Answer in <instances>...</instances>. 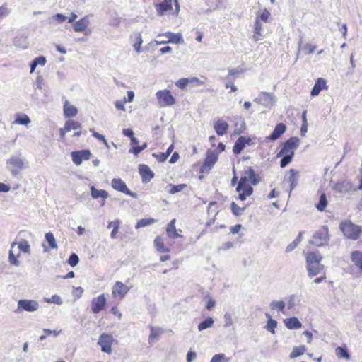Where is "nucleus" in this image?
I'll return each instance as SVG.
<instances>
[{"instance_id": "aec40b11", "label": "nucleus", "mask_w": 362, "mask_h": 362, "mask_svg": "<svg viewBox=\"0 0 362 362\" xmlns=\"http://www.w3.org/2000/svg\"><path fill=\"white\" fill-rule=\"evenodd\" d=\"M228 124L221 119L216 120L214 124V129L218 136L226 134L228 132Z\"/></svg>"}, {"instance_id": "c03bdc74", "label": "nucleus", "mask_w": 362, "mask_h": 362, "mask_svg": "<svg viewBox=\"0 0 362 362\" xmlns=\"http://www.w3.org/2000/svg\"><path fill=\"white\" fill-rule=\"evenodd\" d=\"M246 206L240 207L235 202H233L230 204V209L233 214L235 216H240L245 211Z\"/></svg>"}, {"instance_id": "2f4dec72", "label": "nucleus", "mask_w": 362, "mask_h": 362, "mask_svg": "<svg viewBox=\"0 0 362 362\" xmlns=\"http://www.w3.org/2000/svg\"><path fill=\"white\" fill-rule=\"evenodd\" d=\"M306 262L311 264L320 263L322 259V256L318 252H309L305 254Z\"/></svg>"}, {"instance_id": "423d86ee", "label": "nucleus", "mask_w": 362, "mask_h": 362, "mask_svg": "<svg viewBox=\"0 0 362 362\" xmlns=\"http://www.w3.org/2000/svg\"><path fill=\"white\" fill-rule=\"evenodd\" d=\"M218 154L214 151H208L206 157L205 158L202 166L200 167L199 172L201 173H208L211 170L218 160Z\"/></svg>"}, {"instance_id": "1a4fd4ad", "label": "nucleus", "mask_w": 362, "mask_h": 362, "mask_svg": "<svg viewBox=\"0 0 362 362\" xmlns=\"http://www.w3.org/2000/svg\"><path fill=\"white\" fill-rule=\"evenodd\" d=\"M107 304V300L105 294H100L98 296L93 298L90 302L91 311L94 314H98L103 310Z\"/></svg>"}, {"instance_id": "6e6552de", "label": "nucleus", "mask_w": 362, "mask_h": 362, "mask_svg": "<svg viewBox=\"0 0 362 362\" xmlns=\"http://www.w3.org/2000/svg\"><path fill=\"white\" fill-rule=\"evenodd\" d=\"M129 291V288L119 281H117L112 286V296L119 300L123 299Z\"/></svg>"}, {"instance_id": "864d4df0", "label": "nucleus", "mask_w": 362, "mask_h": 362, "mask_svg": "<svg viewBox=\"0 0 362 362\" xmlns=\"http://www.w3.org/2000/svg\"><path fill=\"white\" fill-rule=\"evenodd\" d=\"M210 362H228V359L223 354H215Z\"/></svg>"}, {"instance_id": "393cba45", "label": "nucleus", "mask_w": 362, "mask_h": 362, "mask_svg": "<svg viewBox=\"0 0 362 362\" xmlns=\"http://www.w3.org/2000/svg\"><path fill=\"white\" fill-rule=\"evenodd\" d=\"M90 194L93 199L101 198L103 202L101 206L105 205V199L108 197V193L104 189H97L94 186L90 187Z\"/></svg>"}, {"instance_id": "c756f323", "label": "nucleus", "mask_w": 362, "mask_h": 362, "mask_svg": "<svg viewBox=\"0 0 362 362\" xmlns=\"http://www.w3.org/2000/svg\"><path fill=\"white\" fill-rule=\"evenodd\" d=\"M158 16H163L168 12L173 10V6L165 5V4L161 2L154 5Z\"/></svg>"}, {"instance_id": "ddd939ff", "label": "nucleus", "mask_w": 362, "mask_h": 362, "mask_svg": "<svg viewBox=\"0 0 362 362\" xmlns=\"http://www.w3.org/2000/svg\"><path fill=\"white\" fill-rule=\"evenodd\" d=\"M112 187L118 192H121L132 197H136V194L132 192L127 187L126 183L121 178H113L111 182Z\"/></svg>"}, {"instance_id": "a211bd4d", "label": "nucleus", "mask_w": 362, "mask_h": 362, "mask_svg": "<svg viewBox=\"0 0 362 362\" xmlns=\"http://www.w3.org/2000/svg\"><path fill=\"white\" fill-rule=\"evenodd\" d=\"M286 126L284 123H279L276 125L273 132L267 137L268 140L274 141L281 137L286 132Z\"/></svg>"}, {"instance_id": "dca6fc26", "label": "nucleus", "mask_w": 362, "mask_h": 362, "mask_svg": "<svg viewBox=\"0 0 362 362\" xmlns=\"http://www.w3.org/2000/svg\"><path fill=\"white\" fill-rule=\"evenodd\" d=\"M139 172L141 177L142 182L144 183L148 182L154 177L153 172L151 168L145 164H141L139 166Z\"/></svg>"}, {"instance_id": "f257e3e1", "label": "nucleus", "mask_w": 362, "mask_h": 362, "mask_svg": "<svg viewBox=\"0 0 362 362\" xmlns=\"http://www.w3.org/2000/svg\"><path fill=\"white\" fill-rule=\"evenodd\" d=\"M259 181L258 175L256 174L251 166L245 168L236 187V191L238 192V199L245 201L247 197L253 193V188L251 185H255Z\"/></svg>"}, {"instance_id": "f03ea898", "label": "nucleus", "mask_w": 362, "mask_h": 362, "mask_svg": "<svg viewBox=\"0 0 362 362\" xmlns=\"http://www.w3.org/2000/svg\"><path fill=\"white\" fill-rule=\"evenodd\" d=\"M299 146V139L298 137H291L286 141L280 151L277 153L278 158H282L280 161L281 168H285L291 162L294 156L295 151Z\"/></svg>"}, {"instance_id": "f8f14e48", "label": "nucleus", "mask_w": 362, "mask_h": 362, "mask_svg": "<svg viewBox=\"0 0 362 362\" xmlns=\"http://www.w3.org/2000/svg\"><path fill=\"white\" fill-rule=\"evenodd\" d=\"M90 22L88 16H85L73 24L74 30L76 33H84L86 35L90 33L88 28Z\"/></svg>"}, {"instance_id": "f3484780", "label": "nucleus", "mask_w": 362, "mask_h": 362, "mask_svg": "<svg viewBox=\"0 0 362 362\" xmlns=\"http://www.w3.org/2000/svg\"><path fill=\"white\" fill-rule=\"evenodd\" d=\"M251 142V139L245 136H240L235 141L233 147V152L235 155H238L241 153L246 144H249Z\"/></svg>"}, {"instance_id": "7ed1b4c3", "label": "nucleus", "mask_w": 362, "mask_h": 362, "mask_svg": "<svg viewBox=\"0 0 362 362\" xmlns=\"http://www.w3.org/2000/svg\"><path fill=\"white\" fill-rule=\"evenodd\" d=\"M339 228L343 234L349 239L356 240L359 238L362 233L361 226L346 220L340 223Z\"/></svg>"}, {"instance_id": "c9c22d12", "label": "nucleus", "mask_w": 362, "mask_h": 362, "mask_svg": "<svg viewBox=\"0 0 362 362\" xmlns=\"http://www.w3.org/2000/svg\"><path fill=\"white\" fill-rule=\"evenodd\" d=\"M207 211L209 214H211L214 218H216L219 213V206L217 202H210L208 204Z\"/></svg>"}, {"instance_id": "8fccbe9b", "label": "nucleus", "mask_w": 362, "mask_h": 362, "mask_svg": "<svg viewBox=\"0 0 362 362\" xmlns=\"http://www.w3.org/2000/svg\"><path fill=\"white\" fill-rule=\"evenodd\" d=\"M270 308L272 310H277L284 312V310L285 308V303L282 300L272 301L270 303Z\"/></svg>"}, {"instance_id": "bf43d9fd", "label": "nucleus", "mask_w": 362, "mask_h": 362, "mask_svg": "<svg viewBox=\"0 0 362 362\" xmlns=\"http://www.w3.org/2000/svg\"><path fill=\"white\" fill-rule=\"evenodd\" d=\"M127 103V100L126 99L124 98V100H117L115 103V107L119 110H122V111H124L125 110V107H124V104Z\"/></svg>"}, {"instance_id": "13d9d810", "label": "nucleus", "mask_w": 362, "mask_h": 362, "mask_svg": "<svg viewBox=\"0 0 362 362\" xmlns=\"http://www.w3.org/2000/svg\"><path fill=\"white\" fill-rule=\"evenodd\" d=\"M173 1H174V3H175V13H176V14H177L180 11V6L177 2V0H163L162 2L165 4V5L173 6Z\"/></svg>"}, {"instance_id": "a878e982", "label": "nucleus", "mask_w": 362, "mask_h": 362, "mask_svg": "<svg viewBox=\"0 0 362 362\" xmlns=\"http://www.w3.org/2000/svg\"><path fill=\"white\" fill-rule=\"evenodd\" d=\"M284 323L289 329H298L302 327L301 322L295 317L284 319Z\"/></svg>"}, {"instance_id": "412c9836", "label": "nucleus", "mask_w": 362, "mask_h": 362, "mask_svg": "<svg viewBox=\"0 0 362 362\" xmlns=\"http://www.w3.org/2000/svg\"><path fill=\"white\" fill-rule=\"evenodd\" d=\"M306 264L308 276L311 278L321 274L324 270V266L320 262L317 264L315 262L314 264L306 262Z\"/></svg>"}, {"instance_id": "0eeeda50", "label": "nucleus", "mask_w": 362, "mask_h": 362, "mask_svg": "<svg viewBox=\"0 0 362 362\" xmlns=\"http://www.w3.org/2000/svg\"><path fill=\"white\" fill-rule=\"evenodd\" d=\"M114 341L110 334L103 333L98 339V344L100 346L103 352L110 354L112 352V346Z\"/></svg>"}, {"instance_id": "2eb2a0df", "label": "nucleus", "mask_w": 362, "mask_h": 362, "mask_svg": "<svg viewBox=\"0 0 362 362\" xmlns=\"http://www.w3.org/2000/svg\"><path fill=\"white\" fill-rule=\"evenodd\" d=\"M6 165L13 175H16L23 168V160L20 158L16 156H13L8 159Z\"/></svg>"}, {"instance_id": "7c9ffc66", "label": "nucleus", "mask_w": 362, "mask_h": 362, "mask_svg": "<svg viewBox=\"0 0 362 362\" xmlns=\"http://www.w3.org/2000/svg\"><path fill=\"white\" fill-rule=\"evenodd\" d=\"M288 173V181L290 184V190L292 191L297 186L298 172L294 169H290Z\"/></svg>"}, {"instance_id": "e2e57ef3", "label": "nucleus", "mask_w": 362, "mask_h": 362, "mask_svg": "<svg viewBox=\"0 0 362 362\" xmlns=\"http://www.w3.org/2000/svg\"><path fill=\"white\" fill-rule=\"evenodd\" d=\"M110 312L118 317L119 320L122 318V313L119 312V308L117 305L112 307Z\"/></svg>"}, {"instance_id": "c85d7f7f", "label": "nucleus", "mask_w": 362, "mask_h": 362, "mask_svg": "<svg viewBox=\"0 0 362 362\" xmlns=\"http://www.w3.org/2000/svg\"><path fill=\"white\" fill-rule=\"evenodd\" d=\"M132 148L129 152L134 153L137 156L139 153H141L144 149L147 147V144L145 143L141 146H138L139 141L134 136L130 139Z\"/></svg>"}, {"instance_id": "3c124183", "label": "nucleus", "mask_w": 362, "mask_h": 362, "mask_svg": "<svg viewBox=\"0 0 362 362\" xmlns=\"http://www.w3.org/2000/svg\"><path fill=\"white\" fill-rule=\"evenodd\" d=\"M170 188L169 189V192L172 194L180 192L182 191L185 188L187 187L186 184H180L177 185H170Z\"/></svg>"}, {"instance_id": "9b49d317", "label": "nucleus", "mask_w": 362, "mask_h": 362, "mask_svg": "<svg viewBox=\"0 0 362 362\" xmlns=\"http://www.w3.org/2000/svg\"><path fill=\"white\" fill-rule=\"evenodd\" d=\"M81 124L75 120L69 119L66 120L64 123V126L63 128H60L59 130V136L62 140L65 139L66 133L71 131V130H78L81 129Z\"/></svg>"}, {"instance_id": "ea45409f", "label": "nucleus", "mask_w": 362, "mask_h": 362, "mask_svg": "<svg viewBox=\"0 0 362 362\" xmlns=\"http://www.w3.org/2000/svg\"><path fill=\"white\" fill-rule=\"evenodd\" d=\"M266 317H267V323L266 325V329L269 331L272 334L275 333V329L277 327V322L273 320L271 317V315L268 313L266 314Z\"/></svg>"}, {"instance_id": "cd10ccee", "label": "nucleus", "mask_w": 362, "mask_h": 362, "mask_svg": "<svg viewBox=\"0 0 362 362\" xmlns=\"http://www.w3.org/2000/svg\"><path fill=\"white\" fill-rule=\"evenodd\" d=\"M320 198L318 202L315 204L316 209L320 211H324L328 204V200L326 194L322 191H318Z\"/></svg>"}, {"instance_id": "b1692460", "label": "nucleus", "mask_w": 362, "mask_h": 362, "mask_svg": "<svg viewBox=\"0 0 362 362\" xmlns=\"http://www.w3.org/2000/svg\"><path fill=\"white\" fill-rule=\"evenodd\" d=\"M327 89V82L322 78L316 80L315 83L311 90V95L316 96L319 95L321 90Z\"/></svg>"}, {"instance_id": "6ab92c4d", "label": "nucleus", "mask_w": 362, "mask_h": 362, "mask_svg": "<svg viewBox=\"0 0 362 362\" xmlns=\"http://www.w3.org/2000/svg\"><path fill=\"white\" fill-rule=\"evenodd\" d=\"M352 188V185L346 180L338 181L332 187V189L338 193H345L349 192Z\"/></svg>"}, {"instance_id": "5fc2aeb1", "label": "nucleus", "mask_w": 362, "mask_h": 362, "mask_svg": "<svg viewBox=\"0 0 362 362\" xmlns=\"http://www.w3.org/2000/svg\"><path fill=\"white\" fill-rule=\"evenodd\" d=\"M78 262H79V258L76 253H72L70 255V257L67 261L68 264L71 267L76 266L78 264Z\"/></svg>"}, {"instance_id": "a19ab883", "label": "nucleus", "mask_w": 362, "mask_h": 362, "mask_svg": "<svg viewBox=\"0 0 362 362\" xmlns=\"http://www.w3.org/2000/svg\"><path fill=\"white\" fill-rule=\"evenodd\" d=\"M163 330L160 328L151 327V332L148 337L149 343H153L158 339Z\"/></svg>"}, {"instance_id": "4c0bfd02", "label": "nucleus", "mask_w": 362, "mask_h": 362, "mask_svg": "<svg viewBox=\"0 0 362 362\" xmlns=\"http://www.w3.org/2000/svg\"><path fill=\"white\" fill-rule=\"evenodd\" d=\"M30 122V119L25 114H17L16 116L14 124L21 125H28Z\"/></svg>"}, {"instance_id": "4d7b16f0", "label": "nucleus", "mask_w": 362, "mask_h": 362, "mask_svg": "<svg viewBox=\"0 0 362 362\" xmlns=\"http://www.w3.org/2000/svg\"><path fill=\"white\" fill-rule=\"evenodd\" d=\"M153 156L156 158V160L160 162L163 163L166 160V159L168 158V154L165 153H160L159 154L153 153Z\"/></svg>"}, {"instance_id": "5701e85b", "label": "nucleus", "mask_w": 362, "mask_h": 362, "mask_svg": "<svg viewBox=\"0 0 362 362\" xmlns=\"http://www.w3.org/2000/svg\"><path fill=\"white\" fill-rule=\"evenodd\" d=\"M63 111L64 117L66 118L74 117L78 114L77 108L70 104L68 100H65L64 103Z\"/></svg>"}, {"instance_id": "774afa93", "label": "nucleus", "mask_w": 362, "mask_h": 362, "mask_svg": "<svg viewBox=\"0 0 362 362\" xmlns=\"http://www.w3.org/2000/svg\"><path fill=\"white\" fill-rule=\"evenodd\" d=\"M242 228V226L240 224H236L233 226H231L230 228V233L231 234H236L238 233H239V231Z\"/></svg>"}, {"instance_id": "680f3d73", "label": "nucleus", "mask_w": 362, "mask_h": 362, "mask_svg": "<svg viewBox=\"0 0 362 362\" xmlns=\"http://www.w3.org/2000/svg\"><path fill=\"white\" fill-rule=\"evenodd\" d=\"M53 18L58 23H63L67 19L66 16H65L64 15L61 14V13H57V14L54 15L53 16Z\"/></svg>"}, {"instance_id": "4468645a", "label": "nucleus", "mask_w": 362, "mask_h": 362, "mask_svg": "<svg viewBox=\"0 0 362 362\" xmlns=\"http://www.w3.org/2000/svg\"><path fill=\"white\" fill-rule=\"evenodd\" d=\"M71 156L73 163L76 165H79L83 160H89L91 153L89 150H81L71 152Z\"/></svg>"}, {"instance_id": "052dcab7", "label": "nucleus", "mask_w": 362, "mask_h": 362, "mask_svg": "<svg viewBox=\"0 0 362 362\" xmlns=\"http://www.w3.org/2000/svg\"><path fill=\"white\" fill-rule=\"evenodd\" d=\"M270 13L267 9H264L259 16V18L264 22H267Z\"/></svg>"}, {"instance_id": "09e8293b", "label": "nucleus", "mask_w": 362, "mask_h": 362, "mask_svg": "<svg viewBox=\"0 0 362 362\" xmlns=\"http://www.w3.org/2000/svg\"><path fill=\"white\" fill-rule=\"evenodd\" d=\"M155 221L156 220L152 218H142L137 222L136 228H138L145 227L151 224H153V223H155Z\"/></svg>"}, {"instance_id": "58836bf2", "label": "nucleus", "mask_w": 362, "mask_h": 362, "mask_svg": "<svg viewBox=\"0 0 362 362\" xmlns=\"http://www.w3.org/2000/svg\"><path fill=\"white\" fill-rule=\"evenodd\" d=\"M307 349L305 346L301 345L300 346H295L292 351L291 352L289 357L291 358H294L298 357L303 354H304L306 351Z\"/></svg>"}, {"instance_id": "338daca9", "label": "nucleus", "mask_w": 362, "mask_h": 362, "mask_svg": "<svg viewBox=\"0 0 362 362\" xmlns=\"http://www.w3.org/2000/svg\"><path fill=\"white\" fill-rule=\"evenodd\" d=\"M90 132H93V136L95 138H96L97 139H98L103 142H106L105 138L103 135L99 134L98 132L93 131V129H90Z\"/></svg>"}, {"instance_id": "37998d69", "label": "nucleus", "mask_w": 362, "mask_h": 362, "mask_svg": "<svg viewBox=\"0 0 362 362\" xmlns=\"http://www.w3.org/2000/svg\"><path fill=\"white\" fill-rule=\"evenodd\" d=\"M45 239L49 245V250L57 248L56 240L54 237V235L51 232L47 233L45 234Z\"/></svg>"}, {"instance_id": "4be33fe9", "label": "nucleus", "mask_w": 362, "mask_h": 362, "mask_svg": "<svg viewBox=\"0 0 362 362\" xmlns=\"http://www.w3.org/2000/svg\"><path fill=\"white\" fill-rule=\"evenodd\" d=\"M350 258L354 265L362 273V251L354 250L351 252Z\"/></svg>"}, {"instance_id": "603ef678", "label": "nucleus", "mask_w": 362, "mask_h": 362, "mask_svg": "<svg viewBox=\"0 0 362 362\" xmlns=\"http://www.w3.org/2000/svg\"><path fill=\"white\" fill-rule=\"evenodd\" d=\"M18 248L24 253H29L30 251V247L27 240H22L18 243Z\"/></svg>"}, {"instance_id": "6e6d98bb", "label": "nucleus", "mask_w": 362, "mask_h": 362, "mask_svg": "<svg viewBox=\"0 0 362 362\" xmlns=\"http://www.w3.org/2000/svg\"><path fill=\"white\" fill-rule=\"evenodd\" d=\"M188 83H189V79L187 78H180L179 79L176 83H175V85L181 88V89H184L187 87V86L188 85Z\"/></svg>"}, {"instance_id": "69168bd1", "label": "nucleus", "mask_w": 362, "mask_h": 362, "mask_svg": "<svg viewBox=\"0 0 362 362\" xmlns=\"http://www.w3.org/2000/svg\"><path fill=\"white\" fill-rule=\"evenodd\" d=\"M8 14V8L6 5L0 6V18L6 16Z\"/></svg>"}, {"instance_id": "20e7f679", "label": "nucleus", "mask_w": 362, "mask_h": 362, "mask_svg": "<svg viewBox=\"0 0 362 362\" xmlns=\"http://www.w3.org/2000/svg\"><path fill=\"white\" fill-rule=\"evenodd\" d=\"M156 95L159 105L162 107L172 106L176 103L175 98L168 89L157 91Z\"/></svg>"}, {"instance_id": "e433bc0d", "label": "nucleus", "mask_w": 362, "mask_h": 362, "mask_svg": "<svg viewBox=\"0 0 362 362\" xmlns=\"http://www.w3.org/2000/svg\"><path fill=\"white\" fill-rule=\"evenodd\" d=\"M335 354L339 358L350 359V355L346 346H338L335 349Z\"/></svg>"}, {"instance_id": "49530a36", "label": "nucleus", "mask_w": 362, "mask_h": 362, "mask_svg": "<svg viewBox=\"0 0 362 362\" xmlns=\"http://www.w3.org/2000/svg\"><path fill=\"white\" fill-rule=\"evenodd\" d=\"M301 241L302 233H300L296 237V238L286 247V252H289L294 250Z\"/></svg>"}, {"instance_id": "bb28decb", "label": "nucleus", "mask_w": 362, "mask_h": 362, "mask_svg": "<svg viewBox=\"0 0 362 362\" xmlns=\"http://www.w3.org/2000/svg\"><path fill=\"white\" fill-rule=\"evenodd\" d=\"M175 222L176 220L175 218L172 219L170 223L168 224L166 228V233L170 238H177L180 237L181 235L177 232L175 228Z\"/></svg>"}, {"instance_id": "473e14b6", "label": "nucleus", "mask_w": 362, "mask_h": 362, "mask_svg": "<svg viewBox=\"0 0 362 362\" xmlns=\"http://www.w3.org/2000/svg\"><path fill=\"white\" fill-rule=\"evenodd\" d=\"M262 27L259 21V17H257L254 23V34L253 40L257 42L259 40V37L262 35Z\"/></svg>"}, {"instance_id": "a18cd8bd", "label": "nucleus", "mask_w": 362, "mask_h": 362, "mask_svg": "<svg viewBox=\"0 0 362 362\" xmlns=\"http://www.w3.org/2000/svg\"><path fill=\"white\" fill-rule=\"evenodd\" d=\"M213 325H214L213 319L211 317H209L199 324L198 329L199 331H202L204 329H206L207 328L212 327Z\"/></svg>"}, {"instance_id": "79ce46f5", "label": "nucleus", "mask_w": 362, "mask_h": 362, "mask_svg": "<svg viewBox=\"0 0 362 362\" xmlns=\"http://www.w3.org/2000/svg\"><path fill=\"white\" fill-rule=\"evenodd\" d=\"M120 221L119 220H115L113 221H111L108 223L107 227L109 228H112V230L111 232L110 236L112 238H116V235L118 233V230L119 228Z\"/></svg>"}, {"instance_id": "72a5a7b5", "label": "nucleus", "mask_w": 362, "mask_h": 362, "mask_svg": "<svg viewBox=\"0 0 362 362\" xmlns=\"http://www.w3.org/2000/svg\"><path fill=\"white\" fill-rule=\"evenodd\" d=\"M131 37L133 40V47L134 49L139 52H140L141 46L143 42L142 37L140 33H134Z\"/></svg>"}, {"instance_id": "de8ad7c7", "label": "nucleus", "mask_w": 362, "mask_h": 362, "mask_svg": "<svg viewBox=\"0 0 362 362\" xmlns=\"http://www.w3.org/2000/svg\"><path fill=\"white\" fill-rule=\"evenodd\" d=\"M16 245V242H13L11 244V250L9 251V256H8V259H9V262L11 264L15 265V266H18L19 265V262L18 260V257H19V255H18L17 256H16L13 252V250L12 249L14 247V246Z\"/></svg>"}, {"instance_id": "39448f33", "label": "nucleus", "mask_w": 362, "mask_h": 362, "mask_svg": "<svg viewBox=\"0 0 362 362\" xmlns=\"http://www.w3.org/2000/svg\"><path fill=\"white\" fill-rule=\"evenodd\" d=\"M329 242V230L327 226H322L313 236L312 243L317 246L327 245Z\"/></svg>"}, {"instance_id": "0e129e2a", "label": "nucleus", "mask_w": 362, "mask_h": 362, "mask_svg": "<svg viewBox=\"0 0 362 362\" xmlns=\"http://www.w3.org/2000/svg\"><path fill=\"white\" fill-rule=\"evenodd\" d=\"M33 61H34V62L36 63L37 66V65L44 66L46 63V59L43 56L38 57L35 58Z\"/></svg>"}, {"instance_id": "9d476101", "label": "nucleus", "mask_w": 362, "mask_h": 362, "mask_svg": "<svg viewBox=\"0 0 362 362\" xmlns=\"http://www.w3.org/2000/svg\"><path fill=\"white\" fill-rule=\"evenodd\" d=\"M39 308V303L34 300H20L18 302V308L16 312L23 310L28 312L36 311Z\"/></svg>"}, {"instance_id": "f704fd0d", "label": "nucleus", "mask_w": 362, "mask_h": 362, "mask_svg": "<svg viewBox=\"0 0 362 362\" xmlns=\"http://www.w3.org/2000/svg\"><path fill=\"white\" fill-rule=\"evenodd\" d=\"M154 244L156 250L159 252H168L170 251L169 248L165 245L163 238L160 236L156 238L154 240Z\"/></svg>"}]
</instances>
